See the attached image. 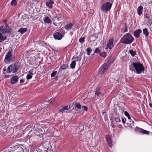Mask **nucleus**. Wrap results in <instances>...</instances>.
Instances as JSON below:
<instances>
[{
	"label": "nucleus",
	"instance_id": "1",
	"mask_svg": "<svg viewBox=\"0 0 152 152\" xmlns=\"http://www.w3.org/2000/svg\"><path fill=\"white\" fill-rule=\"evenodd\" d=\"M130 69L138 74H140L144 71L143 65L138 62L132 63L129 66Z\"/></svg>",
	"mask_w": 152,
	"mask_h": 152
},
{
	"label": "nucleus",
	"instance_id": "2",
	"mask_svg": "<svg viewBox=\"0 0 152 152\" xmlns=\"http://www.w3.org/2000/svg\"><path fill=\"white\" fill-rule=\"evenodd\" d=\"M134 40V38L129 33H127L122 37L121 39V42L126 45L130 44Z\"/></svg>",
	"mask_w": 152,
	"mask_h": 152
},
{
	"label": "nucleus",
	"instance_id": "3",
	"mask_svg": "<svg viewBox=\"0 0 152 152\" xmlns=\"http://www.w3.org/2000/svg\"><path fill=\"white\" fill-rule=\"evenodd\" d=\"M20 65V64L18 62L15 63L14 65L12 64L10 65L7 69V73H9L11 72L13 73L16 72L19 69Z\"/></svg>",
	"mask_w": 152,
	"mask_h": 152
},
{
	"label": "nucleus",
	"instance_id": "4",
	"mask_svg": "<svg viewBox=\"0 0 152 152\" xmlns=\"http://www.w3.org/2000/svg\"><path fill=\"white\" fill-rule=\"evenodd\" d=\"M15 58L12 55V50H10L5 55L4 61L7 64H9Z\"/></svg>",
	"mask_w": 152,
	"mask_h": 152
},
{
	"label": "nucleus",
	"instance_id": "5",
	"mask_svg": "<svg viewBox=\"0 0 152 152\" xmlns=\"http://www.w3.org/2000/svg\"><path fill=\"white\" fill-rule=\"evenodd\" d=\"M109 67V64L108 63H105L102 65L99 69L98 75L102 77L107 71Z\"/></svg>",
	"mask_w": 152,
	"mask_h": 152
},
{
	"label": "nucleus",
	"instance_id": "6",
	"mask_svg": "<svg viewBox=\"0 0 152 152\" xmlns=\"http://www.w3.org/2000/svg\"><path fill=\"white\" fill-rule=\"evenodd\" d=\"M112 5V4L109 2H106L102 4L100 7L101 10L103 12H107L110 11Z\"/></svg>",
	"mask_w": 152,
	"mask_h": 152
},
{
	"label": "nucleus",
	"instance_id": "7",
	"mask_svg": "<svg viewBox=\"0 0 152 152\" xmlns=\"http://www.w3.org/2000/svg\"><path fill=\"white\" fill-rule=\"evenodd\" d=\"M54 18H55L54 21L58 22V24H59L64 19V16L62 14H59L58 17L56 16H54Z\"/></svg>",
	"mask_w": 152,
	"mask_h": 152
},
{
	"label": "nucleus",
	"instance_id": "8",
	"mask_svg": "<svg viewBox=\"0 0 152 152\" xmlns=\"http://www.w3.org/2000/svg\"><path fill=\"white\" fill-rule=\"evenodd\" d=\"M113 40L114 39L113 38L109 40L106 46L107 47L105 48L106 49H107L108 48L110 49H111L113 47Z\"/></svg>",
	"mask_w": 152,
	"mask_h": 152
},
{
	"label": "nucleus",
	"instance_id": "9",
	"mask_svg": "<svg viewBox=\"0 0 152 152\" xmlns=\"http://www.w3.org/2000/svg\"><path fill=\"white\" fill-rule=\"evenodd\" d=\"M53 35L54 38L56 39L60 40L62 38V34L60 32H55L53 34Z\"/></svg>",
	"mask_w": 152,
	"mask_h": 152
},
{
	"label": "nucleus",
	"instance_id": "10",
	"mask_svg": "<svg viewBox=\"0 0 152 152\" xmlns=\"http://www.w3.org/2000/svg\"><path fill=\"white\" fill-rule=\"evenodd\" d=\"M19 77L18 76H14L11 78L10 82L12 84H15L18 81Z\"/></svg>",
	"mask_w": 152,
	"mask_h": 152
},
{
	"label": "nucleus",
	"instance_id": "11",
	"mask_svg": "<svg viewBox=\"0 0 152 152\" xmlns=\"http://www.w3.org/2000/svg\"><path fill=\"white\" fill-rule=\"evenodd\" d=\"M54 2L53 0H48L46 3V5L49 8L51 9L53 8V4Z\"/></svg>",
	"mask_w": 152,
	"mask_h": 152
},
{
	"label": "nucleus",
	"instance_id": "12",
	"mask_svg": "<svg viewBox=\"0 0 152 152\" xmlns=\"http://www.w3.org/2000/svg\"><path fill=\"white\" fill-rule=\"evenodd\" d=\"M106 140L108 143L109 146L111 147H112V141L109 135H106Z\"/></svg>",
	"mask_w": 152,
	"mask_h": 152
},
{
	"label": "nucleus",
	"instance_id": "13",
	"mask_svg": "<svg viewBox=\"0 0 152 152\" xmlns=\"http://www.w3.org/2000/svg\"><path fill=\"white\" fill-rule=\"evenodd\" d=\"M142 30L140 29H138L134 31V36L137 38L139 37L140 34L141 33Z\"/></svg>",
	"mask_w": 152,
	"mask_h": 152
},
{
	"label": "nucleus",
	"instance_id": "14",
	"mask_svg": "<svg viewBox=\"0 0 152 152\" xmlns=\"http://www.w3.org/2000/svg\"><path fill=\"white\" fill-rule=\"evenodd\" d=\"M69 108L68 106L64 107L60 109L58 111V113L60 114H62L65 112V110H69Z\"/></svg>",
	"mask_w": 152,
	"mask_h": 152
},
{
	"label": "nucleus",
	"instance_id": "15",
	"mask_svg": "<svg viewBox=\"0 0 152 152\" xmlns=\"http://www.w3.org/2000/svg\"><path fill=\"white\" fill-rule=\"evenodd\" d=\"M43 20L44 22L46 23H50L51 22V20L50 18L48 16H45Z\"/></svg>",
	"mask_w": 152,
	"mask_h": 152
},
{
	"label": "nucleus",
	"instance_id": "16",
	"mask_svg": "<svg viewBox=\"0 0 152 152\" xmlns=\"http://www.w3.org/2000/svg\"><path fill=\"white\" fill-rule=\"evenodd\" d=\"M143 9V7L142 6H140L137 8V13L139 15H140L142 14V11Z\"/></svg>",
	"mask_w": 152,
	"mask_h": 152
},
{
	"label": "nucleus",
	"instance_id": "17",
	"mask_svg": "<svg viewBox=\"0 0 152 152\" xmlns=\"http://www.w3.org/2000/svg\"><path fill=\"white\" fill-rule=\"evenodd\" d=\"M72 26L73 24L71 23L66 24L65 26V28L67 30H69L72 28Z\"/></svg>",
	"mask_w": 152,
	"mask_h": 152
},
{
	"label": "nucleus",
	"instance_id": "18",
	"mask_svg": "<svg viewBox=\"0 0 152 152\" xmlns=\"http://www.w3.org/2000/svg\"><path fill=\"white\" fill-rule=\"evenodd\" d=\"M27 31V28H21L18 30V32L21 34H23L26 32Z\"/></svg>",
	"mask_w": 152,
	"mask_h": 152
},
{
	"label": "nucleus",
	"instance_id": "19",
	"mask_svg": "<svg viewBox=\"0 0 152 152\" xmlns=\"http://www.w3.org/2000/svg\"><path fill=\"white\" fill-rule=\"evenodd\" d=\"M143 33L146 37H148L149 35V32L147 28H145L142 30Z\"/></svg>",
	"mask_w": 152,
	"mask_h": 152
},
{
	"label": "nucleus",
	"instance_id": "20",
	"mask_svg": "<svg viewBox=\"0 0 152 152\" xmlns=\"http://www.w3.org/2000/svg\"><path fill=\"white\" fill-rule=\"evenodd\" d=\"M138 131L143 134H148L149 133V132L148 131L140 128L139 129Z\"/></svg>",
	"mask_w": 152,
	"mask_h": 152
},
{
	"label": "nucleus",
	"instance_id": "21",
	"mask_svg": "<svg viewBox=\"0 0 152 152\" xmlns=\"http://www.w3.org/2000/svg\"><path fill=\"white\" fill-rule=\"evenodd\" d=\"M7 37L5 36H3L2 34L0 33V42H2L6 39Z\"/></svg>",
	"mask_w": 152,
	"mask_h": 152
},
{
	"label": "nucleus",
	"instance_id": "22",
	"mask_svg": "<svg viewBox=\"0 0 152 152\" xmlns=\"http://www.w3.org/2000/svg\"><path fill=\"white\" fill-rule=\"evenodd\" d=\"M5 27H6L5 28V30H6V33H10L12 31V29L10 28L9 27L5 26Z\"/></svg>",
	"mask_w": 152,
	"mask_h": 152
},
{
	"label": "nucleus",
	"instance_id": "23",
	"mask_svg": "<svg viewBox=\"0 0 152 152\" xmlns=\"http://www.w3.org/2000/svg\"><path fill=\"white\" fill-rule=\"evenodd\" d=\"M32 72H29V74H28L26 76L27 79L28 80L31 79L32 78Z\"/></svg>",
	"mask_w": 152,
	"mask_h": 152
},
{
	"label": "nucleus",
	"instance_id": "24",
	"mask_svg": "<svg viewBox=\"0 0 152 152\" xmlns=\"http://www.w3.org/2000/svg\"><path fill=\"white\" fill-rule=\"evenodd\" d=\"M146 21L148 25L151 26L152 24V19L151 18L146 19Z\"/></svg>",
	"mask_w": 152,
	"mask_h": 152
},
{
	"label": "nucleus",
	"instance_id": "25",
	"mask_svg": "<svg viewBox=\"0 0 152 152\" xmlns=\"http://www.w3.org/2000/svg\"><path fill=\"white\" fill-rule=\"evenodd\" d=\"M151 13L150 12H148L146 13L144 15V17L146 18V19H148V18H151Z\"/></svg>",
	"mask_w": 152,
	"mask_h": 152
},
{
	"label": "nucleus",
	"instance_id": "26",
	"mask_svg": "<svg viewBox=\"0 0 152 152\" xmlns=\"http://www.w3.org/2000/svg\"><path fill=\"white\" fill-rule=\"evenodd\" d=\"M15 152H24L23 150L22 147H18Z\"/></svg>",
	"mask_w": 152,
	"mask_h": 152
},
{
	"label": "nucleus",
	"instance_id": "27",
	"mask_svg": "<svg viewBox=\"0 0 152 152\" xmlns=\"http://www.w3.org/2000/svg\"><path fill=\"white\" fill-rule=\"evenodd\" d=\"M76 63L75 61H73L70 64L71 68L72 69H74Z\"/></svg>",
	"mask_w": 152,
	"mask_h": 152
},
{
	"label": "nucleus",
	"instance_id": "28",
	"mask_svg": "<svg viewBox=\"0 0 152 152\" xmlns=\"http://www.w3.org/2000/svg\"><path fill=\"white\" fill-rule=\"evenodd\" d=\"M92 51V49L90 47L86 49V51L87 52V54L89 56L90 55V53Z\"/></svg>",
	"mask_w": 152,
	"mask_h": 152
},
{
	"label": "nucleus",
	"instance_id": "29",
	"mask_svg": "<svg viewBox=\"0 0 152 152\" xmlns=\"http://www.w3.org/2000/svg\"><path fill=\"white\" fill-rule=\"evenodd\" d=\"M115 119L117 123H120L121 122V120H120V118L118 116H117L115 117Z\"/></svg>",
	"mask_w": 152,
	"mask_h": 152
},
{
	"label": "nucleus",
	"instance_id": "30",
	"mask_svg": "<svg viewBox=\"0 0 152 152\" xmlns=\"http://www.w3.org/2000/svg\"><path fill=\"white\" fill-rule=\"evenodd\" d=\"M16 0H12L11 2V4L13 6H15L17 4Z\"/></svg>",
	"mask_w": 152,
	"mask_h": 152
},
{
	"label": "nucleus",
	"instance_id": "31",
	"mask_svg": "<svg viewBox=\"0 0 152 152\" xmlns=\"http://www.w3.org/2000/svg\"><path fill=\"white\" fill-rule=\"evenodd\" d=\"M129 52L132 56H134L136 54V52L132 50H130Z\"/></svg>",
	"mask_w": 152,
	"mask_h": 152
},
{
	"label": "nucleus",
	"instance_id": "32",
	"mask_svg": "<svg viewBox=\"0 0 152 152\" xmlns=\"http://www.w3.org/2000/svg\"><path fill=\"white\" fill-rule=\"evenodd\" d=\"M99 54L100 56L104 58H105L106 56V53L105 52H103L102 53H100Z\"/></svg>",
	"mask_w": 152,
	"mask_h": 152
},
{
	"label": "nucleus",
	"instance_id": "33",
	"mask_svg": "<svg viewBox=\"0 0 152 152\" xmlns=\"http://www.w3.org/2000/svg\"><path fill=\"white\" fill-rule=\"evenodd\" d=\"M85 37L80 38L79 39V42L81 44H82L85 41Z\"/></svg>",
	"mask_w": 152,
	"mask_h": 152
},
{
	"label": "nucleus",
	"instance_id": "34",
	"mask_svg": "<svg viewBox=\"0 0 152 152\" xmlns=\"http://www.w3.org/2000/svg\"><path fill=\"white\" fill-rule=\"evenodd\" d=\"M75 104V107H76L77 108L79 109H81V106L80 104L77 103H76Z\"/></svg>",
	"mask_w": 152,
	"mask_h": 152
},
{
	"label": "nucleus",
	"instance_id": "35",
	"mask_svg": "<svg viewBox=\"0 0 152 152\" xmlns=\"http://www.w3.org/2000/svg\"><path fill=\"white\" fill-rule=\"evenodd\" d=\"M125 115L127 117L128 119L129 120L131 119V117L129 114V113L127 111H125L124 112Z\"/></svg>",
	"mask_w": 152,
	"mask_h": 152
},
{
	"label": "nucleus",
	"instance_id": "36",
	"mask_svg": "<svg viewBox=\"0 0 152 152\" xmlns=\"http://www.w3.org/2000/svg\"><path fill=\"white\" fill-rule=\"evenodd\" d=\"M100 94V92L99 90H97L95 92V95H96L97 96H99V95Z\"/></svg>",
	"mask_w": 152,
	"mask_h": 152
},
{
	"label": "nucleus",
	"instance_id": "37",
	"mask_svg": "<svg viewBox=\"0 0 152 152\" xmlns=\"http://www.w3.org/2000/svg\"><path fill=\"white\" fill-rule=\"evenodd\" d=\"M68 67V65L66 64H63L61 66V68L62 69L64 70L66 69Z\"/></svg>",
	"mask_w": 152,
	"mask_h": 152
},
{
	"label": "nucleus",
	"instance_id": "38",
	"mask_svg": "<svg viewBox=\"0 0 152 152\" xmlns=\"http://www.w3.org/2000/svg\"><path fill=\"white\" fill-rule=\"evenodd\" d=\"M100 50L99 49V48H95L94 51V53H98L100 52Z\"/></svg>",
	"mask_w": 152,
	"mask_h": 152
},
{
	"label": "nucleus",
	"instance_id": "39",
	"mask_svg": "<svg viewBox=\"0 0 152 152\" xmlns=\"http://www.w3.org/2000/svg\"><path fill=\"white\" fill-rule=\"evenodd\" d=\"M57 73V71L53 72L51 74V76L52 77H54L56 75Z\"/></svg>",
	"mask_w": 152,
	"mask_h": 152
},
{
	"label": "nucleus",
	"instance_id": "40",
	"mask_svg": "<svg viewBox=\"0 0 152 152\" xmlns=\"http://www.w3.org/2000/svg\"><path fill=\"white\" fill-rule=\"evenodd\" d=\"M127 31H128V29H127V26L125 24V26L124 27V32H126Z\"/></svg>",
	"mask_w": 152,
	"mask_h": 152
},
{
	"label": "nucleus",
	"instance_id": "41",
	"mask_svg": "<svg viewBox=\"0 0 152 152\" xmlns=\"http://www.w3.org/2000/svg\"><path fill=\"white\" fill-rule=\"evenodd\" d=\"M122 121L123 123L124 124L125 123L126 121V118L123 117H122Z\"/></svg>",
	"mask_w": 152,
	"mask_h": 152
},
{
	"label": "nucleus",
	"instance_id": "42",
	"mask_svg": "<svg viewBox=\"0 0 152 152\" xmlns=\"http://www.w3.org/2000/svg\"><path fill=\"white\" fill-rule=\"evenodd\" d=\"M82 108L86 111H87L88 110V108L85 106H83Z\"/></svg>",
	"mask_w": 152,
	"mask_h": 152
},
{
	"label": "nucleus",
	"instance_id": "43",
	"mask_svg": "<svg viewBox=\"0 0 152 152\" xmlns=\"http://www.w3.org/2000/svg\"><path fill=\"white\" fill-rule=\"evenodd\" d=\"M74 58L75 61H77L80 60V58L78 57H75Z\"/></svg>",
	"mask_w": 152,
	"mask_h": 152
},
{
	"label": "nucleus",
	"instance_id": "44",
	"mask_svg": "<svg viewBox=\"0 0 152 152\" xmlns=\"http://www.w3.org/2000/svg\"><path fill=\"white\" fill-rule=\"evenodd\" d=\"M2 32L3 34H4L5 33H6V30H5V29L4 28V29H3V30L2 31Z\"/></svg>",
	"mask_w": 152,
	"mask_h": 152
},
{
	"label": "nucleus",
	"instance_id": "45",
	"mask_svg": "<svg viewBox=\"0 0 152 152\" xmlns=\"http://www.w3.org/2000/svg\"><path fill=\"white\" fill-rule=\"evenodd\" d=\"M24 82V80L23 79H21L20 80V83H23Z\"/></svg>",
	"mask_w": 152,
	"mask_h": 152
},
{
	"label": "nucleus",
	"instance_id": "46",
	"mask_svg": "<svg viewBox=\"0 0 152 152\" xmlns=\"http://www.w3.org/2000/svg\"><path fill=\"white\" fill-rule=\"evenodd\" d=\"M54 100V99H50L49 101V102H50V103H52V101H53Z\"/></svg>",
	"mask_w": 152,
	"mask_h": 152
},
{
	"label": "nucleus",
	"instance_id": "47",
	"mask_svg": "<svg viewBox=\"0 0 152 152\" xmlns=\"http://www.w3.org/2000/svg\"><path fill=\"white\" fill-rule=\"evenodd\" d=\"M57 22L56 21V22H53V24L55 26H57V23L56 22Z\"/></svg>",
	"mask_w": 152,
	"mask_h": 152
},
{
	"label": "nucleus",
	"instance_id": "48",
	"mask_svg": "<svg viewBox=\"0 0 152 152\" xmlns=\"http://www.w3.org/2000/svg\"><path fill=\"white\" fill-rule=\"evenodd\" d=\"M3 29L2 28V27H0V32H2V31L3 30Z\"/></svg>",
	"mask_w": 152,
	"mask_h": 152
},
{
	"label": "nucleus",
	"instance_id": "49",
	"mask_svg": "<svg viewBox=\"0 0 152 152\" xmlns=\"http://www.w3.org/2000/svg\"><path fill=\"white\" fill-rule=\"evenodd\" d=\"M149 105L151 107H152V104L151 103H150L149 104Z\"/></svg>",
	"mask_w": 152,
	"mask_h": 152
},
{
	"label": "nucleus",
	"instance_id": "50",
	"mask_svg": "<svg viewBox=\"0 0 152 152\" xmlns=\"http://www.w3.org/2000/svg\"><path fill=\"white\" fill-rule=\"evenodd\" d=\"M3 71H6V69H5V67L4 68V69H3Z\"/></svg>",
	"mask_w": 152,
	"mask_h": 152
},
{
	"label": "nucleus",
	"instance_id": "51",
	"mask_svg": "<svg viewBox=\"0 0 152 152\" xmlns=\"http://www.w3.org/2000/svg\"><path fill=\"white\" fill-rule=\"evenodd\" d=\"M105 113H106L105 112H103L102 114H104Z\"/></svg>",
	"mask_w": 152,
	"mask_h": 152
},
{
	"label": "nucleus",
	"instance_id": "52",
	"mask_svg": "<svg viewBox=\"0 0 152 152\" xmlns=\"http://www.w3.org/2000/svg\"><path fill=\"white\" fill-rule=\"evenodd\" d=\"M81 127H82L83 128V126H81Z\"/></svg>",
	"mask_w": 152,
	"mask_h": 152
},
{
	"label": "nucleus",
	"instance_id": "53",
	"mask_svg": "<svg viewBox=\"0 0 152 152\" xmlns=\"http://www.w3.org/2000/svg\"><path fill=\"white\" fill-rule=\"evenodd\" d=\"M151 4H152V1L151 2Z\"/></svg>",
	"mask_w": 152,
	"mask_h": 152
}]
</instances>
